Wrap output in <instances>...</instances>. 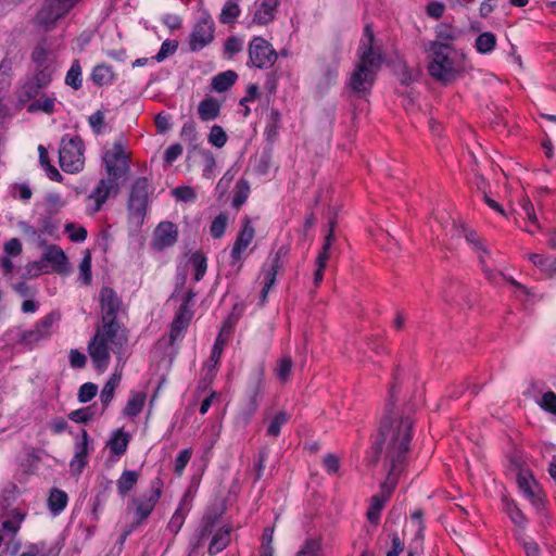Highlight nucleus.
<instances>
[{"mask_svg": "<svg viewBox=\"0 0 556 556\" xmlns=\"http://www.w3.org/2000/svg\"><path fill=\"white\" fill-rule=\"evenodd\" d=\"M390 400L386 407V414L381 419L376 447L384 451V467L388 470L386 480L380 484V492L376 496H382L388 501L396 488L399 477L403 470L409 442L413 438L414 421L409 416L399 415L393 412V397L395 382L390 389Z\"/></svg>", "mask_w": 556, "mask_h": 556, "instance_id": "obj_1", "label": "nucleus"}, {"mask_svg": "<svg viewBox=\"0 0 556 556\" xmlns=\"http://www.w3.org/2000/svg\"><path fill=\"white\" fill-rule=\"evenodd\" d=\"M106 178L101 179L89 195L94 205L90 214L101 210L106 200L116 197L127 180L130 170V154L126 151L123 141L117 140L102 156Z\"/></svg>", "mask_w": 556, "mask_h": 556, "instance_id": "obj_2", "label": "nucleus"}, {"mask_svg": "<svg viewBox=\"0 0 556 556\" xmlns=\"http://www.w3.org/2000/svg\"><path fill=\"white\" fill-rule=\"evenodd\" d=\"M357 56L358 62L351 74L349 86L355 93L364 94L374 86L377 72L384 62L381 47L375 46V35L370 24L364 27Z\"/></svg>", "mask_w": 556, "mask_h": 556, "instance_id": "obj_3", "label": "nucleus"}, {"mask_svg": "<svg viewBox=\"0 0 556 556\" xmlns=\"http://www.w3.org/2000/svg\"><path fill=\"white\" fill-rule=\"evenodd\" d=\"M101 327L88 344V352L97 370L104 371L110 362V348L121 353L128 342L127 329L119 320H101Z\"/></svg>", "mask_w": 556, "mask_h": 556, "instance_id": "obj_4", "label": "nucleus"}, {"mask_svg": "<svg viewBox=\"0 0 556 556\" xmlns=\"http://www.w3.org/2000/svg\"><path fill=\"white\" fill-rule=\"evenodd\" d=\"M428 51L429 75L443 85L454 81L463 71L456 50L448 42L431 41Z\"/></svg>", "mask_w": 556, "mask_h": 556, "instance_id": "obj_5", "label": "nucleus"}, {"mask_svg": "<svg viewBox=\"0 0 556 556\" xmlns=\"http://www.w3.org/2000/svg\"><path fill=\"white\" fill-rule=\"evenodd\" d=\"M84 142L79 136H64L59 150V163L66 173H78L85 164Z\"/></svg>", "mask_w": 556, "mask_h": 556, "instance_id": "obj_6", "label": "nucleus"}, {"mask_svg": "<svg viewBox=\"0 0 556 556\" xmlns=\"http://www.w3.org/2000/svg\"><path fill=\"white\" fill-rule=\"evenodd\" d=\"M162 489L163 481L160 478H155L151 482L149 492L131 500V504L135 510V518L132 521L134 525L139 527L149 518L161 498Z\"/></svg>", "mask_w": 556, "mask_h": 556, "instance_id": "obj_7", "label": "nucleus"}, {"mask_svg": "<svg viewBox=\"0 0 556 556\" xmlns=\"http://www.w3.org/2000/svg\"><path fill=\"white\" fill-rule=\"evenodd\" d=\"M80 0H45L36 14V24L50 29L58 20L64 17Z\"/></svg>", "mask_w": 556, "mask_h": 556, "instance_id": "obj_8", "label": "nucleus"}, {"mask_svg": "<svg viewBox=\"0 0 556 556\" xmlns=\"http://www.w3.org/2000/svg\"><path fill=\"white\" fill-rule=\"evenodd\" d=\"M61 314L59 312H50L39 319L31 329L23 331L18 342L29 349H33L41 340H46L51 337L54 326L59 324Z\"/></svg>", "mask_w": 556, "mask_h": 556, "instance_id": "obj_9", "label": "nucleus"}, {"mask_svg": "<svg viewBox=\"0 0 556 556\" xmlns=\"http://www.w3.org/2000/svg\"><path fill=\"white\" fill-rule=\"evenodd\" d=\"M249 66H254L261 70L270 68L277 61V51L273 48L271 43L263 37L255 36L249 43Z\"/></svg>", "mask_w": 556, "mask_h": 556, "instance_id": "obj_10", "label": "nucleus"}, {"mask_svg": "<svg viewBox=\"0 0 556 556\" xmlns=\"http://www.w3.org/2000/svg\"><path fill=\"white\" fill-rule=\"evenodd\" d=\"M148 189L149 181L146 177L137 178L131 187L127 210L129 216L136 219L137 223H141L147 213Z\"/></svg>", "mask_w": 556, "mask_h": 556, "instance_id": "obj_11", "label": "nucleus"}, {"mask_svg": "<svg viewBox=\"0 0 556 556\" xmlns=\"http://www.w3.org/2000/svg\"><path fill=\"white\" fill-rule=\"evenodd\" d=\"M215 37V24L211 16L205 15L201 17L193 26L189 35L188 45L191 52L202 50L210 45Z\"/></svg>", "mask_w": 556, "mask_h": 556, "instance_id": "obj_12", "label": "nucleus"}, {"mask_svg": "<svg viewBox=\"0 0 556 556\" xmlns=\"http://www.w3.org/2000/svg\"><path fill=\"white\" fill-rule=\"evenodd\" d=\"M101 320H118V315L125 313L121 296L110 287H102L99 293Z\"/></svg>", "mask_w": 556, "mask_h": 556, "instance_id": "obj_13", "label": "nucleus"}, {"mask_svg": "<svg viewBox=\"0 0 556 556\" xmlns=\"http://www.w3.org/2000/svg\"><path fill=\"white\" fill-rule=\"evenodd\" d=\"M264 387V367L258 366L249 375L248 386L245 390L247 405L245 409L249 415H253L260 404L261 392Z\"/></svg>", "mask_w": 556, "mask_h": 556, "instance_id": "obj_14", "label": "nucleus"}, {"mask_svg": "<svg viewBox=\"0 0 556 556\" xmlns=\"http://www.w3.org/2000/svg\"><path fill=\"white\" fill-rule=\"evenodd\" d=\"M254 236H255V229L251 225V219L249 216H244L242 219V227H241L240 231L238 232L236 241L231 249V253H230L231 265H235L236 263H238L241 260L242 253L251 244V242L254 239Z\"/></svg>", "mask_w": 556, "mask_h": 556, "instance_id": "obj_15", "label": "nucleus"}, {"mask_svg": "<svg viewBox=\"0 0 556 556\" xmlns=\"http://www.w3.org/2000/svg\"><path fill=\"white\" fill-rule=\"evenodd\" d=\"M45 263L51 264L52 271L56 274H62L67 270V257L59 245H49L45 250L41 260L35 263V266L41 270Z\"/></svg>", "mask_w": 556, "mask_h": 556, "instance_id": "obj_16", "label": "nucleus"}, {"mask_svg": "<svg viewBox=\"0 0 556 556\" xmlns=\"http://www.w3.org/2000/svg\"><path fill=\"white\" fill-rule=\"evenodd\" d=\"M178 230L172 222H162L154 230L152 247L156 251H162L176 243Z\"/></svg>", "mask_w": 556, "mask_h": 556, "instance_id": "obj_17", "label": "nucleus"}, {"mask_svg": "<svg viewBox=\"0 0 556 556\" xmlns=\"http://www.w3.org/2000/svg\"><path fill=\"white\" fill-rule=\"evenodd\" d=\"M217 521V517L214 515H205L202 520L200 528L197 534L190 541L189 554L188 556H198V549L203 545V542L210 536L213 535L215 531V523Z\"/></svg>", "mask_w": 556, "mask_h": 556, "instance_id": "obj_18", "label": "nucleus"}, {"mask_svg": "<svg viewBox=\"0 0 556 556\" xmlns=\"http://www.w3.org/2000/svg\"><path fill=\"white\" fill-rule=\"evenodd\" d=\"M217 521V517L214 515H205L202 520L200 528L197 534L190 541L189 554L188 556H198V549L203 545V542L210 536L213 535L215 531V523Z\"/></svg>", "mask_w": 556, "mask_h": 556, "instance_id": "obj_19", "label": "nucleus"}, {"mask_svg": "<svg viewBox=\"0 0 556 556\" xmlns=\"http://www.w3.org/2000/svg\"><path fill=\"white\" fill-rule=\"evenodd\" d=\"M88 455L89 434L84 429L81 431L80 438H77L75 442V454L70 464L72 471L76 472L77 475H80L88 464Z\"/></svg>", "mask_w": 556, "mask_h": 556, "instance_id": "obj_20", "label": "nucleus"}, {"mask_svg": "<svg viewBox=\"0 0 556 556\" xmlns=\"http://www.w3.org/2000/svg\"><path fill=\"white\" fill-rule=\"evenodd\" d=\"M464 237L466 241L472 245L473 250L477 252H481L482 254L479 255V263L481 265V268L486 277L488 280L494 281L496 274H494L489 267L485 265L484 255L489 254V251L483 245L482 239L480 236L472 229H463Z\"/></svg>", "mask_w": 556, "mask_h": 556, "instance_id": "obj_21", "label": "nucleus"}, {"mask_svg": "<svg viewBox=\"0 0 556 556\" xmlns=\"http://www.w3.org/2000/svg\"><path fill=\"white\" fill-rule=\"evenodd\" d=\"M281 254H282V249L277 251V253L275 254V256L271 261L269 268L264 269V271H263L264 286H263V288L261 290V294H260V305L265 304V302L267 300V295L276 282V276H277L279 269L281 268V261H280Z\"/></svg>", "mask_w": 556, "mask_h": 556, "instance_id": "obj_22", "label": "nucleus"}, {"mask_svg": "<svg viewBox=\"0 0 556 556\" xmlns=\"http://www.w3.org/2000/svg\"><path fill=\"white\" fill-rule=\"evenodd\" d=\"M30 60L35 68H54V56L47 47L46 40H41L31 51Z\"/></svg>", "mask_w": 556, "mask_h": 556, "instance_id": "obj_23", "label": "nucleus"}, {"mask_svg": "<svg viewBox=\"0 0 556 556\" xmlns=\"http://www.w3.org/2000/svg\"><path fill=\"white\" fill-rule=\"evenodd\" d=\"M193 316V312L187 305H180L176 316L170 325V340L175 341L178 337L186 331L191 318Z\"/></svg>", "mask_w": 556, "mask_h": 556, "instance_id": "obj_24", "label": "nucleus"}, {"mask_svg": "<svg viewBox=\"0 0 556 556\" xmlns=\"http://www.w3.org/2000/svg\"><path fill=\"white\" fill-rule=\"evenodd\" d=\"M278 5L279 0H263L254 12L252 23L257 25H267L273 22Z\"/></svg>", "mask_w": 556, "mask_h": 556, "instance_id": "obj_25", "label": "nucleus"}, {"mask_svg": "<svg viewBox=\"0 0 556 556\" xmlns=\"http://www.w3.org/2000/svg\"><path fill=\"white\" fill-rule=\"evenodd\" d=\"M90 78L96 86L102 87L113 84L116 75L111 65L101 63L92 68Z\"/></svg>", "mask_w": 556, "mask_h": 556, "instance_id": "obj_26", "label": "nucleus"}, {"mask_svg": "<svg viewBox=\"0 0 556 556\" xmlns=\"http://www.w3.org/2000/svg\"><path fill=\"white\" fill-rule=\"evenodd\" d=\"M231 541L230 528H220L213 534L212 540L208 544L207 553L211 556L217 555L224 551Z\"/></svg>", "mask_w": 556, "mask_h": 556, "instance_id": "obj_27", "label": "nucleus"}, {"mask_svg": "<svg viewBox=\"0 0 556 556\" xmlns=\"http://www.w3.org/2000/svg\"><path fill=\"white\" fill-rule=\"evenodd\" d=\"M445 300L456 303L460 306L471 307V301L469 299V293L465 286L458 282L451 283L445 290Z\"/></svg>", "mask_w": 556, "mask_h": 556, "instance_id": "obj_28", "label": "nucleus"}, {"mask_svg": "<svg viewBox=\"0 0 556 556\" xmlns=\"http://www.w3.org/2000/svg\"><path fill=\"white\" fill-rule=\"evenodd\" d=\"M129 441L130 435L123 429H117L112 433V437L108 441L106 446L114 455L119 457L126 453Z\"/></svg>", "mask_w": 556, "mask_h": 556, "instance_id": "obj_29", "label": "nucleus"}, {"mask_svg": "<svg viewBox=\"0 0 556 556\" xmlns=\"http://www.w3.org/2000/svg\"><path fill=\"white\" fill-rule=\"evenodd\" d=\"M220 113V105L214 98H207L200 102L198 106L199 117L203 122L213 121L218 117Z\"/></svg>", "mask_w": 556, "mask_h": 556, "instance_id": "obj_30", "label": "nucleus"}, {"mask_svg": "<svg viewBox=\"0 0 556 556\" xmlns=\"http://www.w3.org/2000/svg\"><path fill=\"white\" fill-rule=\"evenodd\" d=\"M139 480V475L135 470H124L116 481L117 492L125 497L131 491Z\"/></svg>", "mask_w": 556, "mask_h": 556, "instance_id": "obj_31", "label": "nucleus"}, {"mask_svg": "<svg viewBox=\"0 0 556 556\" xmlns=\"http://www.w3.org/2000/svg\"><path fill=\"white\" fill-rule=\"evenodd\" d=\"M186 505L187 500L186 497H184L167 525V530L174 535H176L180 531L185 523V519L189 510L188 508H186Z\"/></svg>", "mask_w": 556, "mask_h": 556, "instance_id": "obj_32", "label": "nucleus"}, {"mask_svg": "<svg viewBox=\"0 0 556 556\" xmlns=\"http://www.w3.org/2000/svg\"><path fill=\"white\" fill-rule=\"evenodd\" d=\"M68 502L67 494L60 489H52L48 497V507L54 515L60 514L66 507Z\"/></svg>", "mask_w": 556, "mask_h": 556, "instance_id": "obj_33", "label": "nucleus"}, {"mask_svg": "<svg viewBox=\"0 0 556 556\" xmlns=\"http://www.w3.org/2000/svg\"><path fill=\"white\" fill-rule=\"evenodd\" d=\"M238 79V75L233 71H226L217 74L212 80V87L217 92L228 90Z\"/></svg>", "mask_w": 556, "mask_h": 556, "instance_id": "obj_34", "label": "nucleus"}, {"mask_svg": "<svg viewBox=\"0 0 556 556\" xmlns=\"http://www.w3.org/2000/svg\"><path fill=\"white\" fill-rule=\"evenodd\" d=\"M146 394L143 392H134L127 401L126 406L124 407V415L128 417L138 416L146 403Z\"/></svg>", "mask_w": 556, "mask_h": 556, "instance_id": "obj_35", "label": "nucleus"}, {"mask_svg": "<svg viewBox=\"0 0 556 556\" xmlns=\"http://www.w3.org/2000/svg\"><path fill=\"white\" fill-rule=\"evenodd\" d=\"M25 518V514H22L18 509H12L9 514V518L2 522L1 532L15 535L20 528L21 523Z\"/></svg>", "mask_w": 556, "mask_h": 556, "instance_id": "obj_36", "label": "nucleus"}, {"mask_svg": "<svg viewBox=\"0 0 556 556\" xmlns=\"http://www.w3.org/2000/svg\"><path fill=\"white\" fill-rule=\"evenodd\" d=\"M83 68L80 65V61L78 59H75L72 62V65L70 70L66 73L65 76V84L70 87H72L74 90H78L83 86Z\"/></svg>", "mask_w": 556, "mask_h": 556, "instance_id": "obj_37", "label": "nucleus"}, {"mask_svg": "<svg viewBox=\"0 0 556 556\" xmlns=\"http://www.w3.org/2000/svg\"><path fill=\"white\" fill-rule=\"evenodd\" d=\"M517 483L519 489L523 492V494L528 498H530L534 505H536L538 502L540 501V497L535 493V481L533 480L532 476H526L520 473L517 478Z\"/></svg>", "mask_w": 556, "mask_h": 556, "instance_id": "obj_38", "label": "nucleus"}, {"mask_svg": "<svg viewBox=\"0 0 556 556\" xmlns=\"http://www.w3.org/2000/svg\"><path fill=\"white\" fill-rule=\"evenodd\" d=\"M495 46L496 36L491 31H484L480 34L475 41V47L481 54H488L492 52L495 49Z\"/></svg>", "mask_w": 556, "mask_h": 556, "instance_id": "obj_39", "label": "nucleus"}, {"mask_svg": "<svg viewBox=\"0 0 556 556\" xmlns=\"http://www.w3.org/2000/svg\"><path fill=\"white\" fill-rule=\"evenodd\" d=\"M119 382L121 375L113 374L112 377L104 384L100 394V401L102 403L103 409H105L113 400L115 389L117 388Z\"/></svg>", "mask_w": 556, "mask_h": 556, "instance_id": "obj_40", "label": "nucleus"}, {"mask_svg": "<svg viewBox=\"0 0 556 556\" xmlns=\"http://www.w3.org/2000/svg\"><path fill=\"white\" fill-rule=\"evenodd\" d=\"M504 511L508 515L511 522L518 526L519 528H525L527 525V518L523 513L519 509V507L509 500L503 501Z\"/></svg>", "mask_w": 556, "mask_h": 556, "instance_id": "obj_41", "label": "nucleus"}, {"mask_svg": "<svg viewBox=\"0 0 556 556\" xmlns=\"http://www.w3.org/2000/svg\"><path fill=\"white\" fill-rule=\"evenodd\" d=\"M333 228H334V222H331L330 223L329 232L327 233V236L325 238V241H324V244H323V248H321L320 252L317 255L316 266L326 267V265H327V262H328V260L330 257L329 250H330V248L332 245V242L334 240Z\"/></svg>", "mask_w": 556, "mask_h": 556, "instance_id": "obj_42", "label": "nucleus"}, {"mask_svg": "<svg viewBox=\"0 0 556 556\" xmlns=\"http://www.w3.org/2000/svg\"><path fill=\"white\" fill-rule=\"evenodd\" d=\"M241 13L238 3L228 1L222 9L219 14V22L225 25H232Z\"/></svg>", "mask_w": 556, "mask_h": 556, "instance_id": "obj_43", "label": "nucleus"}, {"mask_svg": "<svg viewBox=\"0 0 556 556\" xmlns=\"http://www.w3.org/2000/svg\"><path fill=\"white\" fill-rule=\"evenodd\" d=\"M290 418L291 416L285 410H280L277 414H275L269 421L266 434L269 437H278L280 434L281 427L286 425L290 420Z\"/></svg>", "mask_w": 556, "mask_h": 556, "instance_id": "obj_44", "label": "nucleus"}, {"mask_svg": "<svg viewBox=\"0 0 556 556\" xmlns=\"http://www.w3.org/2000/svg\"><path fill=\"white\" fill-rule=\"evenodd\" d=\"M296 556H321V540L307 538L300 547Z\"/></svg>", "mask_w": 556, "mask_h": 556, "instance_id": "obj_45", "label": "nucleus"}, {"mask_svg": "<svg viewBox=\"0 0 556 556\" xmlns=\"http://www.w3.org/2000/svg\"><path fill=\"white\" fill-rule=\"evenodd\" d=\"M181 139L187 142L193 150L199 148V136L193 122H187L182 125L180 131Z\"/></svg>", "mask_w": 556, "mask_h": 556, "instance_id": "obj_46", "label": "nucleus"}, {"mask_svg": "<svg viewBox=\"0 0 556 556\" xmlns=\"http://www.w3.org/2000/svg\"><path fill=\"white\" fill-rule=\"evenodd\" d=\"M54 106H55V98L45 96V97H41L40 99L33 101L28 105L27 110H28V112L41 111L47 114H52L54 112Z\"/></svg>", "mask_w": 556, "mask_h": 556, "instance_id": "obj_47", "label": "nucleus"}, {"mask_svg": "<svg viewBox=\"0 0 556 556\" xmlns=\"http://www.w3.org/2000/svg\"><path fill=\"white\" fill-rule=\"evenodd\" d=\"M250 185L245 179H239L236 184V191L232 199V206L239 208L249 198Z\"/></svg>", "mask_w": 556, "mask_h": 556, "instance_id": "obj_48", "label": "nucleus"}, {"mask_svg": "<svg viewBox=\"0 0 556 556\" xmlns=\"http://www.w3.org/2000/svg\"><path fill=\"white\" fill-rule=\"evenodd\" d=\"M198 153L201 156L203 163V177L211 179L216 167L215 156L210 150L206 149H199Z\"/></svg>", "mask_w": 556, "mask_h": 556, "instance_id": "obj_49", "label": "nucleus"}, {"mask_svg": "<svg viewBox=\"0 0 556 556\" xmlns=\"http://www.w3.org/2000/svg\"><path fill=\"white\" fill-rule=\"evenodd\" d=\"M292 367L293 361L291 356H283L282 358H280L275 369L277 379L282 383L287 382L291 375Z\"/></svg>", "mask_w": 556, "mask_h": 556, "instance_id": "obj_50", "label": "nucleus"}, {"mask_svg": "<svg viewBox=\"0 0 556 556\" xmlns=\"http://www.w3.org/2000/svg\"><path fill=\"white\" fill-rule=\"evenodd\" d=\"M228 226V215L226 213H219L212 222L210 227L211 236L214 239H220L226 231Z\"/></svg>", "mask_w": 556, "mask_h": 556, "instance_id": "obj_51", "label": "nucleus"}, {"mask_svg": "<svg viewBox=\"0 0 556 556\" xmlns=\"http://www.w3.org/2000/svg\"><path fill=\"white\" fill-rule=\"evenodd\" d=\"M190 262L194 269L193 279L195 281H200L206 273V268H207L206 257L202 253L195 252L191 255Z\"/></svg>", "mask_w": 556, "mask_h": 556, "instance_id": "obj_52", "label": "nucleus"}, {"mask_svg": "<svg viewBox=\"0 0 556 556\" xmlns=\"http://www.w3.org/2000/svg\"><path fill=\"white\" fill-rule=\"evenodd\" d=\"M280 119L281 115L279 111L276 109H271L268 114V124L265 128V134L268 140H274L277 137Z\"/></svg>", "mask_w": 556, "mask_h": 556, "instance_id": "obj_53", "label": "nucleus"}, {"mask_svg": "<svg viewBox=\"0 0 556 556\" xmlns=\"http://www.w3.org/2000/svg\"><path fill=\"white\" fill-rule=\"evenodd\" d=\"M207 140L212 146L220 149L226 144L228 136L222 126L213 125L210 130Z\"/></svg>", "mask_w": 556, "mask_h": 556, "instance_id": "obj_54", "label": "nucleus"}, {"mask_svg": "<svg viewBox=\"0 0 556 556\" xmlns=\"http://www.w3.org/2000/svg\"><path fill=\"white\" fill-rule=\"evenodd\" d=\"M386 502L387 501H384L382 496L374 495L371 497V503L367 510V518H368L369 522L375 523V525L378 523L379 518H380V511Z\"/></svg>", "mask_w": 556, "mask_h": 556, "instance_id": "obj_55", "label": "nucleus"}, {"mask_svg": "<svg viewBox=\"0 0 556 556\" xmlns=\"http://www.w3.org/2000/svg\"><path fill=\"white\" fill-rule=\"evenodd\" d=\"M54 68H35L34 74L30 76L35 84L39 87H48L52 80Z\"/></svg>", "mask_w": 556, "mask_h": 556, "instance_id": "obj_56", "label": "nucleus"}, {"mask_svg": "<svg viewBox=\"0 0 556 556\" xmlns=\"http://www.w3.org/2000/svg\"><path fill=\"white\" fill-rule=\"evenodd\" d=\"M64 231L73 242H84L87 238L86 228L83 226H76L74 223L65 224Z\"/></svg>", "mask_w": 556, "mask_h": 556, "instance_id": "obj_57", "label": "nucleus"}, {"mask_svg": "<svg viewBox=\"0 0 556 556\" xmlns=\"http://www.w3.org/2000/svg\"><path fill=\"white\" fill-rule=\"evenodd\" d=\"M93 416H94L93 406H87L84 408H79V409L73 410L68 414V418L72 421L81 422V424L88 422L89 420H91L93 418Z\"/></svg>", "mask_w": 556, "mask_h": 556, "instance_id": "obj_58", "label": "nucleus"}, {"mask_svg": "<svg viewBox=\"0 0 556 556\" xmlns=\"http://www.w3.org/2000/svg\"><path fill=\"white\" fill-rule=\"evenodd\" d=\"M46 87H39L35 84V80L30 77L25 81L21 90V99L22 100H30L35 99L39 92Z\"/></svg>", "mask_w": 556, "mask_h": 556, "instance_id": "obj_59", "label": "nucleus"}, {"mask_svg": "<svg viewBox=\"0 0 556 556\" xmlns=\"http://www.w3.org/2000/svg\"><path fill=\"white\" fill-rule=\"evenodd\" d=\"M243 42L238 37H229L224 45V53L227 59H231L235 54L242 50Z\"/></svg>", "mask_w": 556, "mask_h": 556, "instance_id": "obj_60", "label": "nucleus"}, {"mask_svg": "<svg viewBox=\"0 0 556 556\" xmlns=\"http://www.w3.org/2000/svg\"><path fill=\"white\" fill-rule=\"evenodd\" d=\"M97 392H98L97 384H94L92 382H86V383L81 384L78 390V401L80 403H87V402L91 401L97 395Z\"/></svg>", "mask_w": 556, "mask_h": 556, "instance_id": "obj_61", "label": "nucleus"}, {"mask_svg": "<svg viewBox=\"0 0 556 556\" xmlns=\"http://www.w3.org/2000/svg\"><path fill=\"white\" fill-rule=\"evenodd\" d=\"M173 195L182 202H193L197 199V193L193 188L189 186H181L173 189Z\"/></svg>", "mask_w": 556, "mask_h": 556, "instance_id": "obj_62", "label": "nucleus"}, {"mask_svg": "<svg viewBox=\"0 0 556 556\" xmlns=\"http://www.w3.org/2000/svg\"><path fill=\"white\" fill-rule=\"evenodd\" d=\"M538 404L545 412L556 416V394L553 391L545 392Z\"/></svg>", "mask_w": 556, "mask_h": 556, "instance_id": "obj_63", "label": "nucleus"}, {"mask_svg": "<svg viewBox=\"0 0 556 556\" xmlns=\"http://www.w3.org/2000/svg\"><path fill=\"white\" fill-rule=\"evenodd\" d=\"M178 49V41L177 40H165L154 59L157 62L164 61L168 55L174 54L176 50Z\"/></svg>", "mask_w": 556, "mask_h": 556, "instance_id": "obj_64", "label": "nucleus"}]
</instances>
